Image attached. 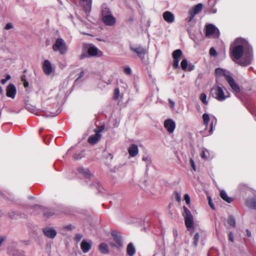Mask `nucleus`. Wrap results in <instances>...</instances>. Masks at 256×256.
Wrapping results in <instances>:
<instances>
[{
	"label": "nucleus",
	"mask_w": 256,
	"mask_h": 256,
	"mask_svg": "<svg viewBox=\"0 0 256 256\" xmlns=\"http://www.w3.org/2000/svg\"><path fill=\"white\" fill-rule=\"evenodd\" d=\"M232 60L242 66L250 65L253 60V50L248 42L244 38H236L230 46Z\"/></svg>",
	"instance_id": "1"
},
{
	"label": "nucleus",
	"mask_w": 256,
	"mask_h": 256,
	"mask_svg": "<svg viewBox=\"0 0 256 256\" xmlns=\"http://www.w3.org/2000/svg\"><path fill=\"white\" fill-rule=\"evenodd\" d=\"M43 218L46 220L50 218H60L64 216H77L74 212V209H41Z\"/></svg>",
	"instance_id": "2"
},
{
	"label": "nucleus",
	"mask_w": 256,
	"mask_h": 256,
	"mask_svg": "<svg viewBox=\"0 0 256 256\" xmlns=\"http://www.w3.org/2000/svg\"><path fill=\"white\" fill-rule=\"evenodd\" d=\"M78 172L84 178L86 184L88 186L92 188H96L99 194L104 193V188L100 184L99 182L93 174L90 172L89 169L80 167L78 168Z\"/></svg>",
	"instance_id": "3"
},
{
	"label": "nucleus",
	"mask_w": 256,
	"mask_h": 256,
	"mask_svg": "<svg viewBox=\"0 0 256 256\" xmlns=\"http://www.w3.org/2000/svg\"><path fill=\"white\" fill-rule=\"evenodd\" d=\"M101 12L102 20L106 26H112L115 24L116 20L106 5H102Z\"/></svg>",
	"instance_id": "4"
},
{
	"label": "nucleus",
	"mask_w": 256,
	"mask_h": 256,
	"mask_svg": "<svg viewBox=\"0 0 256 256\" xmlns=\"http://www.w3.org/2000/svg\"><path fill=\"white\" fill-rule=\"evenodd\" d=\"M211 94L212 96L218 101L222 102L230 96V94H225L224 91L220 86H216L211 89Z\"/></svg>",
	"instance_id": "5"
},
{
	"label": "nucleus",
	"mask_w": 256,
	"mask_h": 256,
	"mask_svg": "<svg viewBox=\"0 0 256 256\" xmlns=\"http://www.w3.org/2000/svg\"><path fill=\"white\" fill-rule=\"evenodd\" d=\"M54 52H58L60 54L64 55L68 52V46L65 41L61 38H58L52 46Z\"/></svg>",
	"instance_id": "6"
},
{
	"label": "nucleus",
	"mask_w": 256,
	"mask_h": 256,
	"mask_svg": "<svg viewBox=\"0 0 256 256\" xmlns=\"http://www.w3.org/2000/svg\"><path fill=\"white\" fill-rule=\"evenodd\" d=\"M202 118L206 129L208 128L210 120L211 121L210 128L209 130V134H212L213 133L214 128L217 124L216 118L214 116H212L210 118L209 114L206 113H204L202 114Z\"/></svg>",
	"instance_id": "7"
},
{
	"label": "nucleus",
	"mask_w": 256,
	"mask_h": 256,
	"mask_svg": "<svg viewBox=\"0 0 256 256\" xmlns=\"http://www.w3.org/2000/svg\"><path fill=\"white\" fill-rule=\"evenodd\" d=\"M182 215L184 218V222L187 230L188 231L194 228V220L193 216L189 209H184Z\"/></svg>",
	"instance_id": "8"
},
{
	"label": "nucleus",
	"mask_w": 256,
	"mask_h": 256,
	"mask_svg": "<svg viewBox=\"0 0 256 256\" xmlns=\"http://www.w3.org/2000/svg\"><path fill=\"white\" fill-rule=\"evenodd\" d=\"M220 32L219 30L214 24H210L206 26V36H212L215 38L219 37Z\"/></svg>",
	"instance_id": "9"
},
{
	"label": "nucleus",
	"mask_w": 256,
	"mask_h": 256,
	"mask_svg": "<svg viewBox=\"0 0 256 256\" xmlns=\"http://www.w3.org/2000/svg\"><path fill=\"white\" fill-rule=\"evenodd\" d=\"M44 236L50 239H54L57 236V231L54 227L46 226L42 229Z\"/></svg>",
	"instance_id": "10"
},
{
	"label": "nucleus",
	"mask_w": 256,
	"mask_h": 256,
	"mask_svg": "<svg viewBox=\"0 0 256 256\" xmlns=\"http://www.w3.org/2000/svg\"><path fill=\"white\" fill-rule=\"evenodd\" d=\"M130 50L136 53L142 60L145 59V55L148 53V50L140 46H135L131 45Z\"/></svg>",
	"instance_id": "11"
},
{
	"label": "nucleus",
	"mask_w": 256,
	"mask_h": 256,
	"mask_svg": "<svg viewBox=\"0 0 256 256\" xmlns=\"http://www.w3.org/2000/svg\"><path fill=\"white\" fill-rule=\"evenodd\" d=\"M202 6V4L200 3L190 8L188 11V16L186 18V20L189 22H191L194 16L201 12Z\"/></svg>",
	"instance_id": "12"
},
{
	"label": "nucleus",
	"mask_w": 256,
	"mask_h": 256,
	"mask_svg": "<svg viewBox=\"0 0 256 256\" xmlns=\"http://www.w3.org/2000/svg\"><path fill=\"white\" fill-rule=\"evenodd\" d=\"M182 55V51L178 49L173 52L172 56L174 58L172 66L174 69L179 68L180 58Z\"/></svg>",
	"instance_id": "13"
},
{
	"label": "nucleus",
	"mask_w": 256,
	"mask_h": 256,
	"mask_svg": "<svg viewBox=\"0 0 256 256\" xmlns=\"http://www.w3.org/2000/svg\"><path fill=\"white\" fill-rule=\"evenodd\" d=\"M164 126V128L170 134L172 133L176 128V123L174 121L170 118L165 120Z\"/></svg>",
	"instance_id": "14"
},
{
	"label": "nucleus",
	"mask_w": 256,
	"mask_h": 256,
	"mask_svg": "<svg viewBox=\"0 0 256 256\" xmlns=\"http://www.w3.org/2000/svg\"><path fill=\"white\" fill-rule=\"evenodd\" d=\"M88 53L90 57L98 56L100 57L102 56V52L99 50L95 46L90 45L88 48Z\"/></svg>",
	"instance_id": "15"
},
{
	"label": "nucleus",
	"mask_w": 256,
	"mask_h": 256,
	"mask_svg": "<svg viewBox=\"0 0 256 256\" xmlns=\"http://www.w3.org/2000/svg\"><path fill=\"white\" fill-rule=\"evenodd\" d=\"M215 74L216 78L224 76L226 80H228V78L232 76V74L229 71L221 68H216L215 70Z\"/></svg>",
	"instance_id": "16"
},
{
	"label": "nucleus",
	"mask_w": 256,
	"mask_h": 256,
	"mask_svg": "<svg viewBox=\"0 0 256 256\" xmlns=\"http://www.w3.org/2000/svg\"><path fill=\"white\" fill-rule=\"evenodd\" d=\"M42 70L44 73L47 75H50L54 70L52 64L49 60H45L42 64Z\"/></svg>",
	"instance_id": "17"
},
{
	"label": "nucleus",
	"mask_w": 256,
	"mask_h": 256,
	"mask_svg": "<svg viewBox=\"0 0 256 256\" xmlns=\"http://www.w3.org/2000/svg\"><path fill=\"white\" fill-rule=\"evenodd\" d=\"M16 94V89L12 84H10L6 88V95L8 97L14 98Z\"/></svg>",
	"instance_id": "18"
},
{
	"label": "nucleus",
	"mask_w": 256,
	"mask_h": 256,
	"mask_svg": "<svg viewBox=\"0 0 256 256\" xmlns=\"http://www.w3.org/2000/svg\"><path fill=\"white\" fill-rule=\"evenodd\" d=\"M75 228V226L72 224H66L60 227L59 231L62 235L66 236L68 232H72Z\"/></svg>",
	"instance_id": "19"
},
{
	"label": "nucleus",
	"mask_w": 256,
	"mask_h": 256,
	"mask_svg": "<svg viewBox=\"0 0 256 256\" xmlns=\"http://www.w3.org/2000/svg\"><path fill=\"white\" fill-rule=\"evenodd\" d=\"M92 242L90 240H83L80 244V248L84 253L88 252L91 248Z\"/></svg>",
	"instance_id": "20"
},
{
	"label": "nucleus",
	"mask_w": 256,
	"mask_h": 256,
	"mask_svg": "<svg viewBox=\"0 0 256 256\" xmlns=\"http://www.w3.org/2000/svg\"><path fill=\"white\" fill-rule=\"evenodd\" d=\"M226 81L234 92L238 93L240 92V86L236 83L232 76H231L230 78H228V80Z\"/></svg>",
	"instance_id": "21"
},
{
	"label": "nucleus",
	"mask_w": 256,
	"mask_h": 256,
	"mask_svg": "<svg viewBox=\"0 0 256 256\" xmlns=\"http://www.w3.org/2000/svg\"><path fill=\"white\" fill-rule=\"evenodd\" d=\"M180 66L182 70L192 71L194 69V66L192 64H188V60L186 58H184L180 62Z\"/></svg>",
	"instance_id": "22"
},
{
	"label": "nucleus",
	"mask_w": 256,
	"mask_h": 256,
	"mask_svg": "<svg viewBox=\"0 0 256 256\" xmlns=\"http://www.w3.org/2000/svg\"><path fill=\"white\" fill-rule=\"evenodd\" d=\"M84 10L86 12H89L92 9V0H80Z\"/></svg>",
	"instance_id": "23"
},
{
	"label": "nucleus",
	"mask_w": 256,
	"mask_h": 256,
	"mask_svg": "<svg viewBox=\"0 0 256 256\" xmlns=\"http://www.w3.org/2000/svg\"><path fill=\"white\" fill-rule=\"evenodd\" d=\"M246 204L249 208H256V196L248 198L246 200Z\"/></svg>",
	"instance_id": "24"
},
{
	"label": "nucleus",
	"mask_w": 256,
	"mask_h": 256,
	"mask_svg": "<svg viewBox=\"0 0 256 256\" xmlns=\"http://www.w3.org/2000/svg\"><path fill=\"white\" fill-rule=\"evenodd\" d=\"M130 157H134L138 153V146L136 144H132L128 148Z\"/></svg>",
	"instance_id": "25"
},
{
	"label": "nucleus",
	"mask_w": 256,
	"mask_h": 256,
	"mask_svg": "<svg viewBox=\"0 0 256 256\" xmlns=\"http://www.w3.org/2000/svg\"><path fill=\"white\" fill-rule=\"evenodd\" d=\"M100 132H96V134L90 136L88 138V142L90 144H95L96 143L100 138L101 134H100Z\"/></svg>",
	"instance_id": "26"
},
{
	"label": "nucleus",
	"mask_w": 256,
	"mask_h": 256,
	"mask_svg": "<svg viewBox=\"0 0 256 256\" xmlns=\"http://www.w3.org/2000/svg\"><path fill=\"white\" fill-rule=\"evenodd\" d=\"M164 20L168 23H172L174 21V16L170 12L166 11L163 14Z\"/></svg>",
	"instance_id": "27"
},
{
	"label": "nucleus",
	"mask_w": 256,
	"mask_h": 256,
	"mask_svg": "<svg viewBox=\"0 0 256 256\" xmlns=\"http://www.w3.org/2000/svg\"><path fill=\"white\" fill-rule=\"evenodd\" d=\"M220 198L225 202L228 203H231L233 200L234 198L232 197H230L228 196L227 193L224 190H221L220 191Z\"/></svg>",
	"instance_id": "28"
},
{
	"label": "nucleus",
	"mask_w": 256,
	"mask_h": 256,
	"mask_svg": "<svg viewBox=\"0 0 256 256\" xmlns=\"http://www.w3.org/2000/svg\"><path fill=\"white\" fill-rule=\"evenodd\" d=\"M112 235L114 240L118 244V246H122V236L117 232H112Z\"/></svg>",
	"instance_id": "29"
},
{
	"label": "nucleus",
	"mask_w": 256,
	"mask_h": 256,
	"mask_svg": "<svg viewBox=\"0 0 256 256\" xmlns=\"http://www.w3.org/2000/svg\"><path fill=\"white\" fill-rule=\"evenodd\" d=\"M136 248L132 242L128 244L126 248V252L129 256H133L136 254Z\"/></svg>",
	"instance_id": "30"
},
{
	"label": "nucleus",
	"mask_w": 256,
	"mask_h": 256,
	"mask_svg": "<svg viewBox=\"0 0 256 256\" xmlns=\"http://www.w3.org/2000/svg\"><path fill=\"white\" fill-rule=\"evenodd\" d=\"M98 249L100 252L103 254H108L109 253L108 246L104 242H102L99 245Z\"/></svg>",
	"instance_id": "31"
},
{
	"label": "nucleus",
	"mask_w": 256,
	"mask_h": 256,
	"mask_svg": "<svg viewBox=\"0 0 256 256\" xmlns=\"http://www.w3.org/2000/svg\"><path fill=\"white\" fill-rule=\"evenodd\" d=\"M200 156L203 159L208 160L212 158L213 156L210 155V152L208 150L203 148L200 154Z\"/></svg>",
	"instance_id": "32"
},
{
	"label": "nucleus",
	"mask_w": 256,
	"mask_h": 256,
	"mask_svg": "<svg viewBox=\"0 0 256 256\" xmlns=\"http://www.w3.org/2000/svg\"><path fill=\"white\" fill-rule=\"evenodd\" d=\"M142 160L146 163V170H148L149 166L152 163L151 158L148 156H144L142 158Z\"/></svg>",
	"instance_id": "33"
},
{
	"label": "nucleus",
	"mask_w": 256,
	"mask_h": 256,
	"mask_svg": "<svg viewBox=\"0 0 256 256\" xmlns=\"http://www.w3.org/2000/svg\"><path fill=\"white\" fill-rule=\"evenodd\" d=\"M228 224L232 227H235L236 221L235 218L232 216H230L228 219Z\"/></svg>",
	"instance_id": "34"
},
{
	"label": "nucleus",
	"mask_w": 256,
	"mask_h": 256,
	"mask_svg": "<svg viewBox=\"0 0 256 256\" xmlns=\"http://www.w3.org/2000/svg\"><path fill=\"white\" fill-rule=\"evenodd\" d=\"M200 99L201 102L204 104L208 105V102L207 100V96L206 94L204 92L202 93L200 96Z\"/></svg>",
	"instance_id": "35"
},
{
	"label": "nucleus",
	"mask_w": 256,
	"mask_h": 256,
	"mask_svg": "<svg viewBox=\"0 0 256 256\" xmlns=\"http://www.w3.org/2000/svg\"><path fill=\"white\" fill-rule=\"evenodd\" d=\"M11 256H24L23 252L18 250H14L12 252H10Z\"/></svg>",
	"instance_id": "36"
},
{
	"label": "nucleus",
	"mask_w": 256,
	"mask_h": 256,
	"mask_svg": "<svg viewBox=\"0 0 256 256\" xmlns=\"http://www.w3.org/2000/svg\"><path fill=\"white\" fill-rule=\"evenodd\" d=\"M248 186L244 184H238V190L240 192H245L246 190H248Z\"/></svg>",
	"instance_id": "37"
},
{
	"label": "nucleus",
	"mask_w": 256,
	"mask_h": 256,
	"mask_svg": "<svg viewBox=\"0 0 256 256\" xmlns=\"http://www.w3.org/2000/svg\"><path fill=\"white\" fill-rule=\"evenodd\" d=\"M84 152L82 151L80 152L76 153L73 156V158L74 160H78L81 159L84 156Z\"/></svg>",
	"instance_id": "38"
},
{
	"label": "nucleus",
	"mask_w": 256,
	"mask_h": 256,
	"mask_svg": "<svg viewBox=\"0 0 256 256\" xmlns=\"http://www.w3.org/2000/svg\"><path fill=\"white\" fill-rule=\"evenodd\" d=\"M120 90L118 88H116L114 90V100H118L120 97Z\"/></svg>",
	"instance_id": "39"
},
{
	"label": "nucleus",
	"mask_w": 256,
	"mask_h": 256,
	"mask_svg": "<svg viewBox=\"0 0 256 256\" xmlns=\"http://www.w3.org/2000/svg\"><path fill=\"white\" fill-rule=\"evenodd\" d=\"M184 200L188 207H190V198L189 195L187 194L184 196Z\"/></svg>",
	"instance_id": "40"
},
{
	"label": "nucleus",
	"mask_w": 256,
	"mask_h": 256,
	"mask_svg": "<svg viewBox=\"0 0 256 256\" xmlns=\"http://www.w3.org/2000/svg\"><path fill=\"white\" fill-rule=\"evenodd\" d=\"M199 239H200V235L198 234V233H196L194 236V244L195 246H198V241H199Z\"/></svg>",
	"instance_id": "41"
},
{
	"label": "nucleus",
	"mask_w": 256,
	"mask_h": 256,
	"mask_svg": "<svg viewBox=\"0 0 256 256\" xmlns=\"http://www.w3.org/2000/svg\"><path fill=\"white\" fill-rule=\"evenodd\" d=\"M60 112L58 110H56L55 112L52 111H50V114H47V116L54 117L60 114Z\"/></svg>",
	"instance_id": "42"
},
{
	"label": "nucleus",
	"mask_w": 256,
	"mask_h": 256,
	"mask_svg": "<svg viewBox=\"0 0 256 256\" xmlns=\"http://www.w3.org/2000/svg\"><path fill=\"white\" fill-rule=\"evenodd\" d=\"M83 237V236L82 234H75V236H74V240L77 242H78L79 241H80L82 238Z\"/></svg>",
	"instance_id": "43"
},
{
	"label": "nucleus",
	"mask_w": 256,
	"mask_h": 256,
	"mask_svg": "<svg viewBox=\"0 0 256 256\" xmlns=\"http://www.w3.org/2000/svg\"><path fill=\"white\" fill-rule=\"evenodd\" d=\"M210 54L212 56H217V52L214 48H210Z\"/></svg>",
	"instance_id": "44"
},
{
	"label": "nucleus",
	"mask_w": 256,
	"mask_h": 256,
	"mask_svg": "<svg viewBox=\"0 0 256 256\" xmlns=\"http://www.w3.org/2000/svg\"><path fill=\"white\" fill-rule=\"evenodd\" d=\"M174 194L176 201L178 203H180L181 202V196L180 194L178 192H174Z\"/></svg>",
	"instance_id": "45"
},
{
	"label": "nucleus",
	"mask_w": 256,
	"mask_h": 256,
	"mask_svg": "<svg viewBox=\"0 0 256 256\" xmlns=\"http://www.w3.org/2000/svg\"><path fill=\"white\" fill-rule=\"evenodd\" d=\"M124 73L127 75H130L132 74L131 68L129 67H126L124 69Z\"/></svg>",
	"instance_id": "46"
},
{
	"label": "nucleus",
	"mask_w": 256,
	"mask_h": 256,
	"mask_svg": "<svg viewBox=\"0 0 256 256\" xmlns=\"http://www.w3.org/2000/svg\"><path fill=\"white\" fill-rule=\"evenodd\" d=\"M88 57H90V56H88V54H86V52H84L82 54L80 55V60H83V59H84V58H88Z\"/></svg>",
	"instance_id": "47"
},
{
	"label": "nucleus",
	"mask_w": 256,
	"mask_h": 256,
	"mask_svg": "<svg viewBox=\"0 0 256 256\" xmlns=\"http://www.w3.org/2000/svg\"><path fill=\"white\" fill-rule=\"evenodd\" d=\"M12 28H13V24L10 22L8 23L6 25L5 28H4L5 30H10Z\"/></svg>",
	"instance_id": "48"
},
{
	"label": "nucleus",
	"mask_w": 256,
	"mask_h": 256,
	"mask_svg": "<svg viewBox=\"0 0 256 256\" xmlns=\"http://www.w3.org/2000/svg\"><path fill=\"white\" fill-rule=\"evenodd\" d=\"M190 164L192 168L195 171L196 170V166H195V164H194V160H193V159H192V158L190 159Z\"/></svg>",
	"instance_id": "49"
},
{
	"label": "nucleus",
	"mask_w": 256,
	"mask_h": 256,
	"mask_svg": "<svg viewBox=\"0 0 256 256\" xmlns=\"http://www.w3.org/2000/svg\"><path fill=\"white\" fill-rule=\"evenodd\" d=\"M84 70H82L80 74H79V76L76 79V80H75V82H76L77 81H78L80 78H82L84 76Z\"/></svg>",
	"instance_id": "50"
},
{
	"label": "nucleus",
	"mask_w": 256,
	"mask_h": 256,
	"mask_svg": "<svg viewBox=\"0 0 256 256\" xmlns=\"http://www.w3.org/2000/svg\"><path fill=\"white\" fill-rule=\"evenodd\" d=\"M173 236L175 238H177L178 236V232L176 228H174L172 230Z\"/></svg>",
	"instance_id": "51"
},
{
	"label": "nucleus",
	"mask_w": 256,
	"mask_h": 256,
	"mask_svg": "<svg viewBox=\"0 0 256 256\" xmlns=\"http://www.w3.org/2000/svg\"><path fill=\"white\" fill-rule=\"evenodd\" d=\"M6 236H0V246L2 244V242L6 240Z\"/></svg>",
	"instance_id": "52"
},
{
	"label": "nucleus",
	"mask_w": 256,
	"mask_h": 256,
	"mask_svg": "<svg viewBox=\"0 0 256 256\" xmlns=\"http://www.w3.org/2000/svg\"><path fill=\"white\" fill-rule=\"evenodd\" d=\"M229 240L230 241L233 242L234 241V238L232 232H230L229 234Z\"/></svg>",
	"instance_id": "53"
},
{
	"label": "nucleus",
	"mask_w": 256,
	"mask_h": 256,
	"mask_svg": "<svg viewBox=\"0 0 256 256\" xmlns=\"http://www.w3.org/2000/svg\"><path fill=\"white\" fill-rule=\"evenodd\" d=\"M208 204L211 208H214V205L212 203V200L210 197H208Z\"/></svg>",
	"instance_id": "54"
},
{
	"label": "nucleus",
	"mask_w": 256,
	"mask_h": 256,
	"mask_svg": "<svg viewBox=\"0 0 256 256\" xmlns=\"http://www.w3.org/2000/svg\"><path fill=\"white\" fill-rule=\"evenodd\" d=\"M169 102L172 108H174L175 106V102L172 100L169 99Z\"/></svg>",
	"instance_id": "55"
},
{
	"label": "nucleus",
	"mask_w": 256,
	"mask_h": 256,
	"mask_svg": "<svg viewBox=\"0 0 256 256\" xmlns=\"http://www.w3.org/2000/svg\"><path fill=\"white\" fill-rule=\"evenodd\" d=\"M21 80L23 82H25L26 81H27L26 79V76L25 75H22L21 76Z\"/></svg>",
	"instance_id": "56"
},
{
	"label": "nucleus",
	"mask_w": 256,
	"mask_h": 256,
	"mask_svg": "<svg viewBox=\"0 0 256 256\" xmlns=\"http://www.w3.org/2000/svg\"><path fill=\"white\" fill-rule=\"evenodd\" d=\"M210 12L212 14H216V10L214 8H212L210 10Z\"/></svg>",
	"instance_id": "57"
},
{
	"label": "nucleus",
	"mask_w": 256,
	"mask_h": 256,
	"mask_svg": "<svg viewBox=\"0 0 256 256\" xmlns=\"http://www.w3.org/2000/svg\"><path fill=\"white\" fill-rule=\"evenodd\" d=\"M24 86L25 88H28L29 86V83L28 81H26L25 82H24Z\"/></svg>",
	"instance_id": "58"
},
{
	"label": "nucleus",
	"mask_w": 256,
	"mask_h": 256,
	"mask_svg": "<svg viewBox=\"0 0 256 256\" xmlns=\"http://www.w3.org/2000/svg\"><path fill=\"white\" fill-rule=\"evenodd\" d=\"M246 235L248 237H250L251 236V232H250L248 230H246Z\"/></svg>",
	"instance_id": "59"
},
{
	"label": "nucleus",
	"mask_w": 256,
	"mask_h": 256,
	"mask_svg": "<svg viewBox=\"0 0 256 256\" xmlns=\"http://www.w3.org/2000/svg\"><path fill=\"white\" fill-rule=\"evenodd\" d=\"M110 245L112 246H114V247H119L118 246V244H115L113 242H110Z\"/></svg>",
	"instance_id": "60"
},
{
	"label": "nucleus",
	"mask_w": 256,
	"mask_h": 256,
	"mask_svg": "<svg viewBox=\"0 0 256 256\" xmlns=\"http://www.w3.org/2000/svg\"><path fill=\"white\" fill-rule=\"evenodd\" d=\"M6 81L7 80H6V78L2 79L1 80V83H2V84H4L6 82Z\"/></svg>",
	"instance_id": "61"
},
{
	"label": "nucleus",
	"mask_w": 256,
	"mask_h": 256,
	"mask_svg": "<svg viewBox=\"0 0 256 256\" xmlns=\"http://www.w3.org/2000/svg\"><path fill=\"white\" fill-rule=\"evenodd\" d=\"M11 78V76L10 74H6V80H10Z\"/></svg>",
	"instance_id": "62"
},
{
	"label": "nucleus",
	"mask_w": 256,
	"mask_h": 256,
	"mask_svg": "<svg viewBox=\"0 0 256 256\" xmlns=\"http://www.w3.org/2000/svg\"><path fill=\"white\" fill-rule=\"evenodd\" d=\"M3 94V90L2 88L0 86V94Z\"/></svg>",
	"instance_id": "63"
},
{
	"label": "nucleus",
	"mask_w": 256,
	"mask_h": 256,
	"mask_svg": "<svg viewBox=\"0 0 256 256\" xmlns=\"http://www.w3.org/2000/svg\"><path fill=\"white\" fill-rule=\"evenodd\" d=\"M252 114L255 115L256 114L254 112H252Z\"/></svg>",
	"instance_id": "64"
}]
</instances>
